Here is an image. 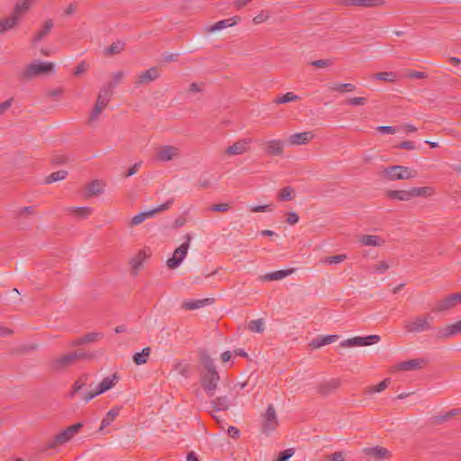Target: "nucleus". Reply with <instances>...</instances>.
Here are the masks:
<instances>
[{
	"label": "nucleus",
	"instance_id": "30",
	"mask_svg": "<svg viewBox=\"0 0 461 461\" xmlns=\"http://www.w3.org/2000/svg\"><path fill=\"white\" fill-rule=\"evenodd\" d=\"M411 199L413 197H429L435 193L431 186L411 187L409 189Z\"/></svg>",
	"mask_w": 461,
	"mask_h": 461
},
{
	"label": "nucleus",
	"instance_id": "44",
	"mask_svg": "<svg viewBox=\"0 0 461 461\" xmlns=\"http://www.w3.org/2000/svg\"><path fill=\"white\" fill-rule=\"evenodd\" d=\"M124 48V44L121 41L114 42L105 50V52L109 55L118 54Z\"/></svg>",
	"mask_w": 461,
	"mask_h": 461
},
{
	"label": "nucleus",
	"instance_id": "14",
	"mask_svg": "<svg viewBox=\"0 0 461 461\" xmlns=\"http://www.w3.org/2000/svg\"><path fill=\"white\" fill-rule=\"evenodd\" d=\"M313 139V134L311 131L297 132L290 135L286 140V144L289 147L305 145Z\"/></svg>",
	"mask_w": 461,
	"mask_h": 461
},
{
	"label": "nucleus",
	"instance_id": "6",
	"mask_svg": "<svg viewBox=\"0 0 461 461\" xmlns=\"http://www.w3.org/2000/svg\"><path fill=\"white\" fill-rule=\"evenodd\" d=\"M378 341H380V337L378 335H370L367 337H355L346 339L342 341L339 346L341 348L362 347L373 345Z\"/></svg>",
	"mask_w": 461,
	"mask_h": 461
},
{
	"label": "nucleus",
	"instance_id": "33",
	"mask_svg": "<svg viewBox=\"0 0 461 461\" xmlns=\"http://www.w3.org/2000/svg\"><path fill=\"white\" fill-rule=\"evenodd\" d=\"M387 196L393 200L407 202L411 200L410 192L408 190H390Z\"/></svg>",
	"mask_w": 461,
	"mask_h": 461
},
{
	"label": "nucleus",
	"instance_id": "18",
	"mask_svg": "<svg viewBox=\"0 0 461 461\" xmlns=\"http://www.w3.org/2000/svg\"><path fill=\"white\" fill-rule=\"evenodd\" d=\"M249 143V140H238L225 149V154L229 157L241 155L248 151Z\"/></svg>",
	"mask_w": 461,
	"mask_h": 461
},
{
	"label": "nucleus",
	"instance_id": "39",
	"mask_svg": "<svg viewBox=\"0 0 461 461\" xmlns=\"http://www.w3.org/2000/svg\"><path fill=\"white\" fill-rule=\"evenodd\" d=\"M214 409L218 411L227 410L230 406V402L227 397H218L212 402Z\"/></svg>",
	"mask_w": 461,
	"mask_h": 461
},
{
	"label": "nucleus",
	"instance_id": "43",
	"mask_svg": "<svg viewBox=\"0 0 461 461\" xmlns=\"http://www.w3.org/2000/svg\"><path fill=\"white\" fill-rule=\"evenodd\" d=\"M300 97L291 92H288L286 94H285L284 95H282L281 97H279L276 103V104H285V103H290V102H294V101H297L299 100Z\"/></svg>",
	"mask_w": 461,
	"mask_h": 461
},
{
	"label": "nucleus",
	"instance_id": "22",
	"mask_svg": "<svg viewBox=\"0 0 461 461\" xmlns=\"http://www.w3.org/2000/svg\"><path fill=\"white\" fill-rule=\"evenodd\" d=\"M339 339L338 335H327V336H320L312 339L309 347L312 349L320 348L322 346L329 345L336 342Z\"/></svg>",
	"mask_w": 461,
	"mask_h": 461
},
{
	"label": "nucleus",
	"instance_id": "7",
	"mask_svg": "<svg viewBox=\"0 0 461 461\" xmlns=\"http://www.w3.org/2000/svg\"><path fill=\"white\" fill-rule=\"evenodd\" d=\"M168 204L169 203L161 204V205L156 207L155 209L145 211V212H141L136 214L135 216H133L131 218L129 225L131 227H134V226L140 225V223H142L146 220L151 219V218L155 217L158 213L167 210Z\"/></svg>",
	"mask_w": 461,
	"mask_h": 461
},
{
	"label": "nucleus",
	"instance_id": "32",
	"mask_svg": "<svg viewBox=\"0 0 461 461\" xmlns=\"http://www.w3.org/2000/svg\"><path fill=\"white\" fill-rule=\"evenodd\" d=\"M79 355L77 353H72L64 355L57 358L54 362L56 368H62L68 365H70L76 358H77Z\"/></svg>",
	"mask_w": 461,
	"mask_h": 461
},
{
	"label": "nucleus",
	"instance_id": "23",
	"mask_svg": "<svg viewBox=\"0 0 461 461\" xmlns=\"http://www.w3.org/2000/svg\"><path fill=\"white\" fill-rule=\"evenodd\" d=\"M425 361L423 359L416 358V359H411L408 361H403L395 366L397 370L402 371H411V370H417L422 368L424 366Z\"/></svg>",
	"mask_w": 461,
	"mask_h": 461
},
{
	"label": "nucleus",
	"instance_id": "36",
	"mask_svg": "<svg viewBox=\"0 0 461 461\" xmlns=\"http://www.w3.org/2000/svg\"><path fill=\"white\" fill-rule=\"evenodd\" d=\"M329 88L331 91L344 93V92H352L355 90L356 87L353 84H349V83H347V84L332 83L330 85Z\"/></svg>",
	"mask_w": 461,
	"mask_h": 461
},
{
	"label": "nucleus",
	"instance_id": "9",
	"mask_svg": "<svg viewBox=\"0 0 461 461\" xmlns=\"http://www.w3.org/2000/svg\"><path fill=\"white\" fill-rule=\"evenodd\" d=\"M461 302V292L450 294L439 300L435 305L434 310L437 312H447L456 307Z\"/></svg>",
	"mask_w": 461,
	"mask_h": 461
},
{
	"label": "nucleus",
	"instance_id": "13",
	"mask_svg": "<svg viewBox=\"0 0 461 461\" xmlns=\"http://www.w3.org/2000/svg\"><path fill=\"white\" fill-rule=\"evenodd\" d=\"M286 141L279 139H271L263 142L264 149L269 156H282Z\"/></svg>",
	"mask_w": 461,
	"mask_h": 461
},
{
	"label": "nucleus",
	"instance_id": "4",
	"mask_svg": "<svg viewBox=\"0 0 461 461\" xmlns=\"http://www.w3.org/2000/svg\"><path fill=\"white\" fill-rule=\"evenodd\" d=\"M111 97V92L107 87H103L99 91L96 102L89 113L88 122L93 123L98 120L101 113L106 108Z\"/></svg>",
	"mask_w": 461,
	"mask_h": 461
},
{
	"label": "nucleus",
	"instance_id": "29",
	"mask_svg": "<svg viewBox=\"0 0 461 461\" xmlns=\"http://www.w3.org/2000/svg\"><path fill=\"white\" fill-rule=\"evenodd\" d=\"M52 27H53L52 20H50V19L46 20L43 23L41 28L34 35V37L32 39V43L36 44V43L41 41L44 39V37L50 33Z\"/></svg>",
	"mask_w": 461,
	"mask_h": 461
},
{
	"label": "nucleus",
	"instance_id": "55",
	"mask_svg": "<svg viewBox=\"0 0 461 461\" xmlns=\"http://www.w3.org/2000/svg\"><path fill=\"white\" fill-rule=\"evenodd\" d=\"M347 102L350 105H364L366 99L365 97H353L348 99Z\"/></svg>",
	"mask_w": 461,
	"mask_h": 461
},
{
	"label": "nucleus",
	"instance_id": "48",
	"mask_svg": "<svg viewBox=\"0 0 461 461\" xmlns=\"http://www.w3.org/2000/svg\"><path fill=\"white\" fill-rule=\"evenodd\" d=\"M248 208L253 212H271L272 206L271 204H263V205H249Z\"/></svg>",
	"mask_w": 461,
	"mask_h": 461
},
{
	"label": "nucleus",
	"instance_id": "38",
	"mask_svg": "<svg viewBox=\"0 0 461 461\" xmlns=\"http://www.w3.org/2000/svg\"><path fill=\"white\" fill-rule=\"evenodd\" d=\"M150 354L149 348H145L141 352L136 353L133 356V361L136 365H143L147 362V359Z\"/></svg>",
	"mask_w": 461,
	"mask_h": 461
},
{
	"label": "nucleus",
	"instance_id": "42",
	"mask_svg": "<svg viewBox=\"0 0 461 461\" xmlns=\"http://www.w3.org/2000/svg\"><path fill=\"white\" fill-rule=\"evenodd\" d=\"M347 456L346 452H335L325 456L323 461H345Z\"/></svg>",
	"mask_w": 461,
	"mask_h": 461
},
{
	"label": "nucleus",
	"instance_id": "8",
	"mask_svg": "<svg viewBox=\"0 0 461 461\" xmlns=\"http://www.w3.org/2000/svg\"><path fill=\"white\" fill-rule=\"evenodd\" d=\"M119 381L120 375L117 373H113L104 377L99 383L91 384L90 388H96V393L102 394L115 387Z\"/></svg>",
	"mask_w": 461,
	"mask_h": 461
},
{
	"label": "nucleus",
	"instance_id": "17",
	"mask_svg": "<svg viewBox=\"0 0 461 461\" xmlns=\"http://www.w3.org/2000/svg\"><path fill=\"white\" fill-rule=\"evenodd\" d=\"M20 18L17 15L11 14L7 16L0 17V35L6 33L9 31L14 30L18 26Z\"/></svg>",
	"mask_w": 461,
	"mask_h": 461
},
{
	"label": "nucleus",
	"instance_id": "31",
	"mask_svg": "<svg viewBox=\"0 0 461 461\" xmlns=\"http://www.w3.org/2000/svg\"><path fill=\"white\" fill-rule=\"evenodd\" d=\"M32 2H34V0H18L14 5L12 14L19 16L21 19V15L30 10Z\"/></svg>",
	"mask_w": 461,
	"mask_h": 461
},
{
	"label": "nucleus",
	"instance_id": "10",
	"mask_svg": "<svg viewBox=\"0 0 461 461\" xmlns=\"http://www.w3.org/2000/svg\"><path fill=\"white\" fill-rule=\"evenodd\" d=\"M461 333V320L451 324L438 328L436 338L438 339H447Z\"/></svg>",
	"mask_w": 461,
	"mask_h": 461
},
{
	"label": "nucleus",
	"instance_id": "16",
	"mask_svg": "<svg viewBox=\"0 0 461 461\" xmlns=\"http://www.w3.org/2000/svg\"><path fill=\"white\" fill-rule=\"evenodd\" d=\"M278 425V420L276 417V413L272 405L268 406L265 415H264V423H263V430L266 433H270L273 431Z\"/></svg>",
	"mask_w": 461,
	"mask_h": 461
},
{
	"label": "nucleus",
	"instance_id": "25",
	"mask_svg": "<svg viewBox=\"0 0 461 461\" xmlns=\"http://www.w3.org/2000/svg\"><path fill=\"white\" fill-rule=\"evenodd\" d=\"M239 21H240V17H238V16H234V17H231L230 19H226V20H221V21H219V22L215 23L214 24L211 25L210 27H208L206 29V31H207V32H218L222 29L235 25L236 23H238Z\"/></svg>",
	"mask_w": 461,
	"mask_h": 461
},
{
	"label": "nucleus",
	"instance_id": "58",
	"mask_svg": "<svg viewBox=\"0 0 461 461\" xmlns=\"http://www.w3.org/2000/svg\"><path fill=\"white\" fill-rule=\"evenodd\" d=\"M399 148L404 149H409V150H413V149H415L416 147H415V143L413 141L408 140V141H402V143H400Z\"/></svg>",
	"mask_w": 461,
	"mask_h": 461
},
{
	"label": "nucleus",
	"instance_id": "34",
	"mask_svg": "<svg viewBox=\"0 0 461 461\" xmlns=\"http://www.w3.org/2000/svg\"><path fill=\"white\" fill-rule=\"evenodd\" d=\"M121 408L120 407H113L107 413L106 416L103 419L101 422V429L104 428L109 426L112 421L115 420V418L120 414Z\"/></svg>",
	"mask_w": 461,
	"mask_h": 461
},
{
	"label": "nucleus",
	"instance_id": "19",
	"mask_svg": "<svg viewBox=\"0 0 461 461\" xmlns=\"http://www.w3.org/2000/svg\"><path fill=\"white\" fill-rule=\"evenodd\" d=\"M339 4L345 6L375 7L384 3L383 0H339Z\"/></svg>",
	"mask_w": 461,
	"mask_h": 461
},
{
	"label": "nucleus",
	"instance_id": "45",
	"mask_svg": "<svg viewBox=\"0 0 461 461\" xmlns=\"http://www.w3.org/2000/svg\"><path fill=\"white\" fill-rule=\"evenodd\" d=\"M347 258L348 257L345 254L327 257L325 258V263H327L329 265H337V264L343 262L345 259H347Z\"/></svg>",
	"mask_w": 461,
	"mask_h": 461
},
{
	"label": "nucleus",
	"instance_id": "35",
	"mask_svg": "<svg viewBox=\"0 0 461 461\" xmlns=\"http://www.w3.org/2000/svg\"><path fill=\"white\" fill-rule=\"evenodd\" d=\"M374 77L380 81L393 83L398 79V75L393 71H384L376 73Z\"/></svg>",
	"mask_w": 461,
	"mask_h": 461
},
{
	"label": "nucleus",
	"instance_id": "46",
	"mask_svg": "<svg viewBox=\"0 0 461 461\" xmlns=\"http://www.w3.org/2000/svg\"><path fill=\"white\" fill-rule=\"evenodd\" d=\"M67 176V173L65 171H58L55 173H52L50 176L47 178V183H53L59 180H63Z\"/></svg>",
	"mask_w": 461,
	"mask_h": 461
},
{
	"label": "nucleus",
	"instance_id": "60",
	"mask_svg": "<svg viewBox=\"0 0 461 461\" xmlns=\"http://www.w3.org/2000/svg\"><path fill=\"white\" fill-rule=\"evenodd\" d=\"M407 77H410V78L420 79V78H425L426 75H425V73L420 72V71H409L407 73Z\"/></svg>",
	"mask_w": 461,
	"mask_h": 461
},
{
	"label": "nucleus",
	"instance_id": "51",
	"mask_svg": "<svg viewBox=\"0 0 461 461\" xmlns=\"http://www.w3.org/2000/svg\"><path fill=\"white\" fill-rule=\"evenodd\" d=\"M332 64V61L330 59H319L312 62V65L320 68H325L330 67Z\"/></svg>",
	"mask_w": 461,
	"mask_h": 461
},
{
	"label": "nucleus",
	"instance_id": "20",
	"mask_svg": "<svg viewBox=\"0 0 461 461\" xmlns=\"http://www.w3.org/2000/svg\"><path fill=\"white\" fill-rule=\"evenodd\" d=\"M179 156V150L174 146H163L158 150V158L161 161H170Z\"/></svg>",
	"mask_w": 461,
	"mask_h": 461
},
{
	"label": "nucleus",
	"instance_id": "41",
	"mask_svg": "<svg viewBox=\"0 0 461 461\" xmlns=\"http://www.w3.org/2000/svg\"><path fill=\"white\" fill-rule=\"evenodd\" d=\"M124 77V73L122 71H116L112 75V81L104 87H107L110 91L111 89L116 86L117 84L121 83Z\"/></svg>",
	"mask_w": 461,
	"mask_h": 461
},
{
	"label": "nucleus",
	"instance_id": "47",
	"mask_svg": "<svg viewBox=\"0 0 461 461\" xmlns=\"http://www.w3.org/2000/svg\"><path fill=\"white\" fill-rule=\"evenodd\" d=\"M294 197V190L291 187H285L279 194V198L281 200H292Z\"/></svg>",
	"mask_w": 461,
	"mask_h": 461
},
{
	"label": "nucleus",
	"instance_id": "52",
	"mask_svg": "<svg viewBox=\"0 0 461 461\" xmlns=\"http://www.w3.org/2000/svg\"><path fill=\"white\" fill-rule=\"evenodd\" d=\"M376 130L383 134H395L397 132L396 128L392 126H378Z\"/></svg>",
	"mask_w": 461,
	"mask_h": 461
},
{
	"label": "nucleus",
	"instance_id": "37",
	"mask_svg": "<svg viewBox=\"0 0 461 461\" xmlns=\"http://www.w3.org/2000/svg\"><path fill=\"white\" fill-rule=\"evenodd\" d=\"M68 212L74 216L86 218L91 214L92 209L89 207H70Z\"/></svg>",
	"mask_w": 461,
	"mask_h": 461
},
{
	"label": "nucleus",
	"instance_id": "3",
	"mask_svg": "<svg viewBox=\"0 0 461 461\" xmlns=\"http://www.w3.org/2000/svg\"><path fill=\"white\" fill-rule=\"evenodd\" d=\"M54 68L55 65L52 62L36 59L24 67L21 76L25 79H31L36 77L50 74L53 72Z\"/></svg>",
	"mask_w": 461,
	"mask_h": 461
},
{
	"label": "nucleus",
	"instance_id": "54",
	"mask_svg": "<svg viewBox=\"0 0 461 461\" xmlns=\"http://www.w3.org/2000/svg\"><path fill=\"white\" fill-rule=\"evenodd\" d=\"M389 264L382 261L374 266V270L378 273H384L389 268Z\"/></svg>",
	"mask_w": 461,
	"mask_h": 461
},
{
	"label": "nucleus",
	"instance_id": "12",
	"mask_svg": "<svg viewBox=\"0 0 461 461\" xmlns=\"http://www.w3.org/2000/svg\"><path fill=\"white\" fill-rule=\"evenodd\" d=\"M150 257V252L148 250L138 251L130 260V266L132 275L136 276L143 267L144 262Z\"/></svg>",
	"mask_w": 461,
	"mask_h": 461
},
{
	"label": "nucleus",
	"instance_id": "40",
	"mask_svg": "<svg viewBox=\"0 0 461 461\" xmlns=\"http://www.w3.org/2000/svg\"><path fill=\"white\" fill-rule=\"evenodd\" d=\"M248 327L252 332L262 333L265 330V322L261 319L253 320Z\"/></svg>",
	"mask_w": 461,
	"mask_h": 461
},
{
	"label": "nucleus",
	"instance_id": "50",
	"mask_svg": "<svg viewBox=\"0 0 461 461\" xmlns=\"http://www.w3.org/2000/svg\"><path fill=\"white\" fill-rule=\"evenodd\" d=\"M388 384H389V379H385V380L382 381L381 383H379L378 384L371 387L370 392L371 393H380L387 387Z\"/></svg>",
	"mask_w": 461,
	"mask_h": 461
},
{
	"label": "nucleus",
	"instance_id": "15",
	"mask_svg": "<svg viewBox=\"0 0 461 461\" xmlns=\"http://www.w3.org/2000/svg\"><path fill=\"white\" fill-rule=\"evenodd\" d=\"M429 327L430 322L428 317H418L406 323V328L410 332H421L429 330Z\"/></svg>",
	"mask_w": 461,
	"mask_h": 461
},
{
	"label": "nucleus",
	"instance_id": "62",
	"mask_svg": "<svg viewBox=\"0 0 461 461\" xmlns=\"http://www.w3.org/2000/svg\"><path fill=\"white\" fill-rule=\"evenodd\" d=\"M230 205L228 203H219L212 206L213 211L225 212L229 210Z\"/></svg>",
	"mask_w": 461,
	"mask_h": 461
},
{
	"label": "nucleus",
	"instance_id": "64",
	"mask_svg": "<svg viewBox=\"0 0 461 461\" xmlns=\"http://www.w3.org/2000/svg\"><path fill=\"white\" fill-rule=\"evenodd\" d=\"M228 434L232 437V438H238L239 437V434H240V431L239 429L234 427V426H230L229 427L228 429Z\"/></svg>",
	"mask_w": 461,
	"mask_h": 461
},
{
	"label": "nucleus",
	"instance_id": "24",
	"mask_svg": "<svg viewBox=\"0 0 461 461\" xmlns=\"http://www.w3.org/2000/svg\"><path fill=\"white\" fill-rule=\"evenodd\" d=\"M358 242L361 246L380 247L384 245V240L376 235H360L358 236Z\"/></svg>",
	"mask_w": 461,
	"mask_h": 461
},
{
	"label": "nucleus",
	"instance_id": "5",
	"mask_svg": "<svg viewBox=\"0 0 461 461\" xmlns=\"http://www.w3.org/2000/svg\"><path fill=\"white\" fill-rule=\"evenodd\" d=\"M190 237H187V240L175 249L172 257L167 261L168 268L175 269L183 262L190 247Z\"/></svg>",
	"mask_w": 461,
	"mask_h": 461
},
{
	"label": "nucleus",
	"instance_id": "59",
	"mask_svg": "<svg viewBox=\"0 0 461 461\" xmlns=\"http://www.w3.org/2000/svg\"><path fill=\"white\" fill-rule=\"evenodd\" d=\"M12 101V99H9L0 104V116L4 114L11 107Z\"/></svg>",
	"mask_w": 461,
	"mask_h": 461
},
{
	"label": "nucleus",
	"instance_id": "26",
	"mask_svg": "<svg viewBox=\"0 0 461 461\" xmlns=\"http://www.w3.org/2000/svg\"><path fill=\"white\" fill-rule=\"evenodd\" d=\"M86 196H95L104 192V183L100 180H93L85 187Z\"/></svg>",
	"mask_w": 461,
	"mask_h": 461
},
{
	"label": "nucleus",
	"instance_id": "53",
	"mask_svg": "<svg viewBox=\"0 0 461 461\" xmlns=\"http://www.w3.org/2000/svg\"><path fill=\"white\" fill-rule=\"evenodd\" d=\"M294 451L292 449H287L280 453L276 461H289V459L293 456Z\"/></svg>",
	"mask_w": 461,
	"mask_h": 461
},
{
	"label": "nucleus",
	"instance_id": "2",
	"mask_svg": "<svg viewBox=\"0 0 461 461\" xmlns=\"http://www.w3.org/2000/svg\"><path fill=\"white\" fill-rule=\"evenodd\" d=\"M380 175L387 181L410 180L418 176V171L411 167L393 165L383 167Z\"/></svg>",
	"mask_w": 461,
	"mask_h": 461
},
{
	"label": "nucleus",
	"instance_id": "28",
	"mask_svg": "<svg viewBox=\"0 0 461 461\" xmlns=\"http://www.w3.org/2000/svg\"><path fill=\"white\" fill-rule=\"evenodd\" d=\"M159 76L158 70L155 68L141 72L138 77V83L147 85L157 79Z\"/></svg>",
	"mask_w": 461,
	"mask_h": 461
},
{
	"label": "nucleus",
	"instance_id": "56",
	"mask_svg": "<svg viewBox=\"0 0 461 461\" xmlns=\"http://www.w3.org/2000/svg\"><path fill=\"white\" fill-rule=\"evenodd\" d=\"M286 221L287 223H289L290 225H294L296 224L298 221H299V216L296 212H289L287 214V218H286Z\"/></svg>",
	"mask_w": 461,
	"mask_h": 461
},
{
	"label": "nucleus",
	"instance_id": "21",
	"mask_svg": "<svg viewBox=\"0 0 461 461\" xmlns=\"http://www.w3.org/2000/svg\"><path fill=\"white\" fill-rule=\"evenodd\" d=\"M81 427H82L81 423H77V424L68 428L66 430H64L63 432L59 433L57 436L56 441L59 444H64V443L68 442L79 431Z\"/></svg>",
	"mask_w": 461,
	"mask_h": 461
},
{
	"label": "nucleus",
	"instance_id": "27",
	"mask_svg": "<svg viewBox=\"0 0 461 461\" xmlns=\"http://www.w3.org/2000/svg\"><path fill=\"white\" fill-rule=\"evenodd\" d=\"M294 271V270L293 268L286 270H278L273 273L260 276L259 280L263 282L281 280L293 274Z\"/></svg>",
	"mask_w": 461,
	"mask_h": 461
},
{
	"label": "nucleus",
	"instance_id": "63",
	"mask_svg": "<svg viewBox=\"0 0 461 461\" xmlns=\"http://www.w3.org/2000/svg\"><path fill=\"white\" fill-rule=\"evenodd\" d=\"M252 0H236L234 1L233 5L234 6L237 8V9H241L242 7H244L246 5H248L249 3H250Z\"/></svg>",
	"mask_w": 461,
	"mask_h": 461
},
{
	"label": "nucleus",
	"instance_id": "1",
	"mask_svg": "<svg viewBox=\"0 0 461 461\" xmlns=\"http://www.w3.org/2000/svg\"><path fill=\"white\" fill-rule=\"evenodd\" d=\"M203 371L201 374V385L208 396L215 394L220 376L215 371L213 360L208 356L202 358Z\"/></svg>",
	"mask_w": 461,
	"mask_h": 461
},
{
	"label": "nucleus",
	"instance_id": "57",
	"mask_svg": "<svg viewBox=\"0 0 461 461\" xmlns=\"http://www.w3.org/2000/svg\"><path fill=\"white\" fill-rule=\"evenodd\" d=\"M97 395H100V393H96V388H91V390L83 396V399L86 402H89Z\"/></svg>",
	"mask_w": 461,
	"mask_h": 461
},
{
	"label": "nucleus",
	"instance_id": "11",
	"mask_svg": "<svg viewBox=\"0 0 461 461\" xmlns=\"http://www.w3.org/2000/svg\"><path fill=\"white\" fill-rule=\"evenodd\" d=\"M363 453L375 461L387 460L392 457V453L383 447H371L362 449Z\"/></svg>",
	"mask_w": 461,
	"mask_h": 461
},
{
	"label": "nucleus",
	"instance_id": "49",
	"mask_svg": "<svg viewBox=\"0 0 461 461\" xmlns=\"http://www.w3.org/2000/svg\"><path fill=\"white\" fill-rule=\"evenodd\" d=\"M269 18V14L266 11H262L257 16L253 18L255 24H259L266 22Z\"/></svg>",
	"mask_w": 461,
	"mask_h": 461
},
{
	"label": "nucleus",
	"instance_id": "61",
	"mask_svg": "<svg viewBox=\"0 0 461 461\" xmlns=\"http://www.w3.org/2000/svg\"><path fill=\"white\" fill-rule=\"evenodd\" d=\"M76 10L77 5L75 4H70L65 8L64 14L67 16L71 15L76 12Z\"/></svg>",
	"mask_w": 461,
	"mask_h": 461
}]
</instances>
